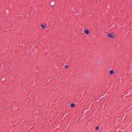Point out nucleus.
I'll list each match as a JSON object with an SVG mask.
<instances>
[{
	"instance_id": "7",
	"label": "nucleus",
	"mask_w": 132,
	"mask_h": 132,
	"mask_svg": "<svg viewBox=\"0 0 132 132\" xmlns=\"http://www.w3.org/2000/svg\"><path fill=\"white\" fill-rule=\"evenodd\" d=\"M52 2H51V6H54V5H53L52 4Z\"/></svg>"
},
{
	"instance_id": "1",
	"label": "nucleus",
	"mask_w": 132,
	"mask_h": 132,
	"mask_svg": "<svg viewBox=\"0 0 132 132\" xmlns=\"http://www.w3.org/2000/svg\"><path fill=\"white\" fill-rule=\"evenodd\" d=\"M108 36L111 38H113L114 37V35L113 33L109 34H108Z\"/></svg>"
},
{
	"instance_id": "4",
	"label": "nucleus",
	"mask_w": 132,
	"mask_h": 132,
	"mask_svg": "<svg viewBox=\"0 0 132 132\" xmlns=\"http://www.w3.org/2000/svg\"><path fill=\"white\" fill-rule=\"evenodd\" d=\"M41 27L43 28H44L45 27L46 25H45L42 24L41 26Z\"/></svg>"
},
{
	"instance_id": "3",
	"label": "nucleus",
	"mask_w": 132,
	"mask_h": 132,
	"mask_svg": "<svg viewBox=\"0 0 132 132\" xmlns=\"http://www.w3.org/2000/svg\"><path fill=\"white\" fill-rule=\"evenodd\" d=\"M114 73V71L112 70H111L110 71V73L111 75H112Z\"/></svg>"
},
{
	"instance_id": "5",
	"label": "nucleus",
	"mask_w": 132,
	"mask_h": 132,
	"mask_svg": "<svg viewBox=\"0 0 132 132\" xmlns=\"http://www.w3.org/2000/svg\"><path fill=\"white\" fill-rule=\"evenodd\" d=\"M75 104L74 103H72L71 104V106L72 107H73L75 106Z\"/></svg>"
},
{
	"instance_id": "2",
	"label": "nucleus",
	"mask_w": 132,
	"mask_h": 132,
	"mask_svg": "<svg viewBox=\"0 0 132 132\" xmlns=\"http://www.w3.org/2000/svg\"><path fill=\"white\" fill-rule=\"evenodd\" d=\"M84 32L86 34H89V31L87 29L84 31Z\"/></svg>"
},
{
	"instance_id": "8",
	"label": "nucleus",
	"mask_w": 132,
	"mask_h": 132,
	"mask_svg": "<svg viewBox=\"0 0 132 132\" xmlns=\"http://www.w3.org/2000/svg\"><path fill=\"white\" fill-rule=\"evenodd\" d=\"M68 65H67L65 67L66 68H68Z\"/></svg>"
},
{
	"instance_id": "6",
	"label": "nucleus",
	"mask_w": 132,
	"mask_h": 132,
	"mask_svg": "<svg viewBox=\"0 0 132 132\" xmlns=\"http://www.w3.org/2000/svg\"><path fill=\"white\" fill-rule=\"evenodd\" d=\"M99 129V128L98 126L96 127L95 128V129L96 130H98Z\"/></svg>"
}]
</instances>
